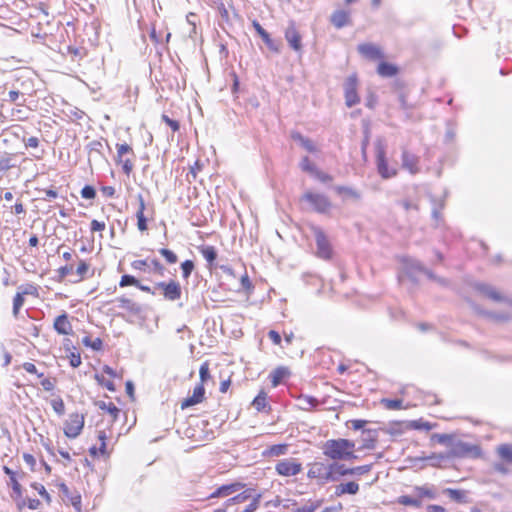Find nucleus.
I'll list each match as a JSON object with an SVG mask.
<instances>
[{"instance_id":"ddd939ff","label":"nucleus","mask_w":512,"mask_h":512,"mask_svg":"<svg viewBox=\"0 0 512 512\" xmlns=\"http://www.w3.org/2000/svg\"><path fill=\"white\" fill-rule=\"evenodd\" d=\"M477 291L494 302H509V299L501 294L495 287L486 283H477L475 285Z\"/></svg>"},{"instance_id":"cd10ccee","label":"nucleus","mask_w":512,"mask_h":512,"mask_svg":"<svg viewBox=\"0 0 512 512\" xmlns=\"http://www.w3.org/2000/svg\"><path fill=\"white\" fill-rule=\"evenodd\" d=\"M402 164H403V167L408 169L411 173L417 172V168H416L417 158L415 157V155H413L407 151H403Z\"/></svg>"},{"instance_id":"a211bd4d","label":"nucleus","mask_w":512,"mask_h":512,"mask_svg":"<svg viewBox=\"0 0 512 512\" xmlns=\"http://www.w3.org/2000/svg\"><path fill=\"white\" fill-rule=\"evenodd\" d=\"M53 327L60 335H71L73 333L72 325L65 312L55 318Z\"/></svg>"},{"instance_id":"b1692460","label":"nucleus","mask_w":512,"mask_h":512,"mask_svg":"<svg viewBox=\"0 0 512 512\" xmlns=\"http://www.w3.org/2000/svg\"><path fill=\"white\" fill-rule=\"evenodd\" d=\"M200 253L204 257V259L207 261L208 268L213 269L215 267V261L217 259V251L215 247L205 245L199 247Z\"/></svg>"},{"instance_id":"052dcab7","label":"nucleus","mask_w":512,"mask_h":512,"mask_svg":"<svg viewBox=\"0 0 512 512\" xmlns=\"http://www.w3.org/2000/svg\"><path fill=\"white\" fill-rule=\"evenodd\" d=\"M447 458H450L449 453H447V454H443V453H439V454H437V453H432V454H431L430 456H428L426 459H427V460H432V461H434V462L432 463V465H433V466H438V465H439V462H441V461H443V460H445V459H447Z\"/></svg>"},{"instance_id":"f704fd0d","label":"nucleus","mask_w":512,"mask_h":512,"mask_svg":"<svg viewBox=\"0 0 512 512\" xmlns=\"http://www.w3.org/2000/svg\"><path fill=\"white\" fill-rule=\"evenodd\" d=\"M325 465L323 463H315L309 469L307 476L311 479H321L324 476Z\"/></svg>"},{"instance_id":"09e8293b","label":"nucleus","mask_w":512,"mask_h":512,"mask_svg":"<svg viewBox=\"0 0 512 512\" xmlns=\"http://www.w3.org/2000/svg\"><path fill=\"white\" fill-rule=\"evenodd\" d=\"M98 406L100 409L106 410L114 418H116L119 413V409L113 403H106L104 401H101L99 402Z\"/></svg>"},{"instance_id":"c756f323","label":"nucleus","mask_w":512,"mask_h":512,"mask_svg":"<svg viewBox=\"0 0 512 512\" xmlns=\"http://www.w3.org/2000/svg\"><path fill=\"white\" fill-rule=\"evenodd\" d=\"M291 137L294 141H297L301 144V146L303 148H305L308 152H315L316 151V147L313 143L312 140L304 137L302 134H300L299 132H293L291 134Z\"/></svg>"},{"instance_id":"393cba45","label":"nucleus","mask_w":512,"mask_h":512,"mask_svg":"<svg viewBox=\"0 0 512 512\" xmlns=\"http://www.w3.org/2000/svg\"><path fill=\"white\" fill-rule=\"evenodd\" d=\"M3 472L9 476L10 482L9 485L12 488V494H15L17 498H21L22 496V486L16 479L15 473L8 466H3Z\"/></svg>"},{"instance_id":"a878e982","label":"nucleus","mask_w":512,"mask_h":512,"mask_svg":"<svg viewBox=\"0 0 512 512\" xmlns=\"http://www.w3.org/2000/svg\"><path fill=\"white\" fill-rule=\"evenodd\" d=\"M289 375H290V371L287 367H284V366L277 367L270 374L272 386L277 387L282 382V380L284 378L288 377Z\"/></svg>"},{"instance_id":"a19ab883","label":"nucleus","mask_w":512,"mask_h":512,"mask_svg":"<svg viewBox=\"0 0 512 512\" xmlns=\"http://www.w3.org/2000/svg\"><path fill=\"white\" fill-rule=\"evenodd\" d=\"M335 191L338 193V194H345L349 197H352V198H355V199H359L360 198V194L352 189L351 187H347V186H336L335 188Z\"/></svg>"},{"instance_id":"8fccbe9b","label":"nucleus","mask_w":512,"mask_h":512,"mask_svg":"<svg viewBox=\"0 0 512 512\" xmlns=\"http://www.w3.org/2000/svg\"><path fill=\"white\" fill-rule=\"evenodd\" d=\"M432 201L434 203V207L432 209V217L438 224L442 219L441 210L444 208V201L441 200L438 204H436L435 199H432Z\"/></svg>"},{"instance_id":"f257e3e1","label":"nucleus","mask_w":512,"mask_h":512,"mask_svg":"<svg viewBox=\"0 0 512 512\" xmlns=\"http://www.w3.org/2000/svg\"><path fill=\"white\" fill-rule=\"evenodd\" d=\"M354 442L348 439L327 440L322 449L323 454L333 460H348L356 458L354 454Z\"/></svg>"},{"instance_id":"5fc2aeb1","label":"nucleus","mask_w":512,"mask_h":512,"mask_svg":"<svg viewBox=\"0 0 512 512\" xmlns=\"http://www.w3.org/2000/svg\"><path fill=\"white\" fill-rule=\"evenodd\" d=\"M300 167L303 171L309 172L312 175L317 169L307 156L303 157V159L301 160Z\"/></svg>"},{"instance_id":"4468645a","label":"nucleus","mask_w":512,"mask_h":512,"mask_svg":"<svg viewBox=\"0 0 512 512\" xmlns=\"http://www.w3.org/2000/svg\"><path fill=\"white\" fill-rule=\"evenodd\" d=\"M116 149H117V162L122 164L123 172L126 175H130V173L133 170V163L131 162L130 159H123V156L128 153L133 154L132 148L128 144L123 143V144H116Z\"/></svg>"},{"instance_id":"49530a36","label":"nucleus","mask_w":512,"mask_h":512,"mask_svg":"<svg viewBox=\"0 0 512 512\" xmlns=\"http://www.w3.org/2000/svg\"><path fill=\"white\" fill-rule=\"evenodd\" d=\"M401 399H383L382 404L389 410H397L402 408Z\"/></svg>"},{"instance_id":"79ce46f5","label":"nucleus","mask_w":512,"mask_h":512,"mask_svg":"<svg viewBox=\"0 0 512 512\" xmlns=\"http://www.w3.org/2000/svg\"><path fill=\"white\" fill-rule=\"evenodd\" d=\"M266 393L261 391L253 400L252 405L258 410L261 411L266 407Z\"/></svg>"},{"instance_id":"2eb2a0df","label":"nucleus","mask_w":512,"mask_h":512,"mask_svg":"<svg viewBox=\"0 0 512 512\" xmlns=\"http://www.w3.org/2000/svg\"><path fill=\"white\" fill-rule=\"evenodd\" d=\"M358 52L369 60H377L384 57L381 49L372 43H362L357 47Z\"/></svg>"},{"instance_id":"58836bf2","label":"nucleus","mask_w":512,"mask_h":512,"mask_svg":"<svg viewBox=\"0 0 512 512\" xmlns=\"http://www.w3.org/2000/svg\"><path fill=\"white\" fill-rule=\"evenodd\" d=\"M331 469L334 471V475L338 476V479L340 476L350 475V468L345 467L344 464L334 462L331 464Z\"/></svg>"},{"instance_id":"bb28decb","label":"nucleus","mask_w":512,"mask_h":512,"mask_svg":"<svg viewBox=\"0 0 512 512\" xmlns=\"http://www.w3.org/2000/svg\"><path fill=\"white\" fill-rule=\"evenodd\" d=\"M363 448L373 449L375 447V442L378 437V432L375 429H363Z\"/></svg>"},{"instance_id":"69168bd1","label":"nucleus","mask_w":512,"mask_h":512,"mask_svg":"<svg viewBox=\"0 0 512 512\" xmlns=\"http://www.w3.org/2000/svg\"><path fill=\"white\" fill-rule=\"evenodd\" d=\"M132 268L133 269H136V270H140V271H148L149 269V263H148V259H145V260H135L132 262Z\"/></svg>"},{"instance_id":"de8ad7c7","label":"nucleus","mask_w":512,"mask_h":512,"mask_svg":"<svg viewBox=\"0 0 512 512\" xmlns=\"http://www.w3.org/2000/svg\"><path fill=\"white\" fill-rule=\"evenodd\" d=\"M87 149L89 151V156H91L93 153L101 155L103 144L99 140H93L87 145Z\"/></svg>"},{"instance_id":"423d86ee","label":"nucleus","mask_w":512,"mask_h":512,"mask_svg":"<svg viewBox=\"0 0 512 512\" xmlns=\"http://www.w3.org/2000/svg\"><path fill=\"white\" fill-rule=\"evenodd\" d=\"M302 200L308 202L313 210L318 213H326L331 208V202L324 194L306 192L302 196Z\"/></svg>"},{"instance_id":"a18cd8bd","label":"nucleus","mask_w":512,"mask_h":512,"mask_svg":"<svg viewBox=\"0 0 512 512\" xmlns=\"http://www.w3.org/2000/svg\"><path fill=\"white\" fill-rule=\"evenodd\" d=\"M194 269V262L192 260H185L181 263L182 277L188 279Z\"/></svg>"},{"instance_id":"20e7f679","label":"nucleus","mask_w":512,"mask_h":512,"mask_svg":"<svg viewBox=\"0 0 512 512\" xmlns=\"http://www.w3.org/2000/svg\"><path fill=\"white\" fill-rule=\"evenodd\" d=\"M450 457L456 458H465L472 457L478 458L481 455V449L478 445L457 441L452 444V447L449 451Z\"/></svg>"},{"instance_id":"f03ea898","label":"nucleus","mask_w":512,"mask_h":512,"mask_svg":"<svg viewBox=\"0 0 512 512\" xmlns=\"http://www.w3.org/2000/svg\"><path fill=\"white\" fill-rule=\"evenodd\" d=\"M403 265L407 275L414 280L415 272L424 273L429 279L438 282L440 285H447L448 281L444 278L437 277L431 270L426 269L421 262L412 258H404Z\"/></svg>"},{"instance_id":"c03bdc74","label":"nucleus","mask_w":512,"mask_h":512,"mask_svg":"<svg viewBox=\"0 0 512 512\" xmlns=\"http://www.w3.org/2000/svg\"><path fill=\"white\" fill-rule=\"evenodd\" d=\"M158 252L161 254V256L165 258V260L169 264H174L178 260L177 255L172 250H169L167 248H161L158 250Z\"/></svg>"},{"instance_id":"72a5a7b5","label":"nucleus","mask_w":512,"mask_h":512,"mask_svg":"<svg viewBox=\"0 0 512 512\" xmlns=\"http://www.w3.org/2000/svg\"><path fill=\"white\" fill-rule=\"evenodd\" d=\"M321 504V500H308L302 507L296 508L292 512H315Z\"/></svg>"},{"instance_id":"13d9d810","label":"nucleus","mask_w":512,"mask_h":512,"mask_svg":"<svg viewBox=\"0 0 512 512\" xmlns=\"http://www.w3.org/2000/svg\"><path fill=\"white\" fill-rule=\"evenodd\" d=\"M252 489H246L243 492L237 494L236 496L231 498V501H237L239 503H243L252 497L251 494Z\"/></svg>"},{"instance_id":"7ed1b4c3","label":"nucleus","mask_w":512,"mask_h":512,"mask_svg":"<svg viewBox=\"0 0 512 512\" xmlns=\"http://www.w3.org/2000/svg\"><path fill=\"white\" fill-rule=\"evenodd\" d=\"M311 230H312L313 236L315 238V242H316L317 257L324 259V260L331 259L332 247H331V244H330L325 232L322 230V228H320L318 226H312Z\"/></svg>"},{"instance_id":"7c9ffc66","label":"nucleus","mask_w":512,"mask_h":512,"mask_svg":"<svg viewBox=\"0 0 512 512\" xmlns=\"http://www.w3.org/2000/svg\"><path fill=\"white\" fill-rule=\"evenodd\" d=\"M298 401H299V407L302 410H306V411L311 410L312 408L316 407L319 404V401L315 397L308 396V395H301L298 398Z\"/></svg>"},{"instance_id":"4be33fe9","label":"nucleus","mask_w":512,"mask_h":512,"mask_svg":"<svg viewBox=\"0 0 512 512\" xmlns=\"http://www.w3.org/2000/svg\"><path fill=\"white\" fill-rule=\"evenodd\" d=\"M330 21L337 29H341L350 24V13L345 10H336L332 13Z\"/></svg>"},{"instance_id":"1a4fd4ad","label":"nucleus","mask_w":512,"mask_h":512,"mask_svg":"<svg viewBox=\"0 0 512 512\" xmlns=\"http://www.w3.org/2000/svg\"><path fill=\"white\" fill-rule=\"evenodd\" d=\"M284 35L290 48L293 49L295 52L301 53L302 37L298 32L294 21H289L288 26L285 29Z\"/></svg>"},{"instance_id":"338daca9","label":"nucleus","mask_w":512,"mask_h":512,"mask_svg":"<svg viewBox=\"0 0 512 512\" xmlns=\"http://www.w3.org/2000/svg\"><path fill=\"white\" fill-rule=\"evenodd\" d=\"M73 265H65L57 270L59 280H63L66 276L73 272Z\"/></svg>"},{"instance_id":"f8f14e48","label":"nucleus","mask_w":512,"mask_h":512,"mask_svg":"<svg viewBox=\"0 0 512 512\" xmlns=\"http://www.w3.org/2000/svg\"><path fill=\"white\" fill-rule=\"evenodd\" d=\"M477 291L494 302H509V299L501 294L495 287L486 283H477L475 285Z\"/></svg>"},{"instance_id":"dca6fc26","label":"nucleus","mask_w":512,"mask_h":512,"mask_svg":"<svg viewBox=\"0 0 512 512\" xmlns=\"http://www.w3.org/2000/svg\"><path fill=\"white\" fill-rule=\"evenodd\" d=\"M245 487V484L242 482H234L231 484H225L220 487H218L208 498H220V497H227L233 493H236L243 489Z\"/></svg>"},{"instance_id":"774afa93","label":"nucleus","mask_w":512,"mask_h":512,"mask_svg":"<svg viewBox=\"0 0 512 512\" xmlns=\"http://www.w3.org/2000/svg\"><path fill=\"white\" fill-rule=\"evenodd\" d=\"M261 494L256 495L252 502L242 512H255L259 506Z\"/></svg>"},{"instance_id":"3c124183","label":"nucleus","mask_w":512,"mask_h":512,"mask_svg":"<svg viewBox=\"0 0 512 512\" xmlns=\"http://www.w3.org/2000/svg\"><path fill=\"white\" fill-rule=\"evenodd\" d=\"M409 426L413 429L417 430H426L429 431L432 429V425L429 422H425L421 419L419 420H413L410 422Z\"/></svg>"},{"instance_id":"0eeeda50","label":"nucleus","mask_w":512,"mask_h":512,"mask_svg":"<svg viewBox=\"0 0 512 512\" xmlns=\"http://www.w3.org/2000/svg\"><path fill=\"white\" fill-rule=\"evenodd\" d=\"M84 427V415L72 413L64 425V434L71 439L78 437Z\"/></svg>"},{"instance_id":"4c0bfd02","label":"nucleus","mask_w":512,"mask_h":512,"mask_svg":"<svg viewBox=\"0 0 512 512\" xmlns=\"http://www.w3.org/2000/svg\"><path fill=\"white\" fill-rule=\"evenodd\" d=\"M398 503L405 506H413L419 508L421 506V500L417 498H413L408 495H402L398 498Z\"/></svg>"},{"instance_id":"9b49d317","label":"nucleus","mask_w":512,"mask_h":512,"mask_svg":"<svg viewBox=\"0 0 512 512\" xmlns=\"http://www.w3.org/2000/svg\"><path fill=\"white\" fill-rule=\"evenodd\" d=\"M356 88L357 78L355 75H351L347 78L344 84L345 102L348 107H353L359 102Z\"/></svg>"},{"instance_id":"e433bc0d","label":"nucleus","mask_w":512,"mask_h":512,"mask_svg":"<svg viewBox=\"0 0 512 512\" xmlns=\"http://www.w3.org/2000/svg\"><path fill=\"white\" fill-rule=\"evenodd\" d=\"M8 100L10 102L16 103L18 106H23L26 102L25 97L22 98V94H20L19 89H15L14 86L8 92Z\"/></svg>"},{"instance_id":"f3484780","label":"nucleus","mask_w":512,"mask_h":512,"mask_svg":"<svg viewBox=\"0 0 512 512\" xmlns=\"http://www.w3.org/2000/svg\"><path fill=\"white\" fill-rule=\"evenodd\" d=\"M204 397L205 388L203 384L200 383L194 388L193 394L181 402V409H186L188 407L201 403L204 400Z\"/></svg>"},{"instance_id":"c9c22d12","label":"nucleus","mask_w":512,"mask_h":512,"mask_svg":"<svg viewBox=\"0 0 512 512\" xmlns=\"http://www.w3.org/2000/svg\"><path fill=\"white\" fill-rule=\"evenodd\" d=\"M288 451V445L287 444H276L272 445L268 448L266 454L269 456H281L285 455Z\"/></svg>"},{"instance_id":"473e14b6","label":"nucleus","mask_w":512,"mask_h":512,"mask_svg":"<svg viewBox=\"0 0 512 512\" xmlns=\"http://www.w3.org/2000/svg\"><path fill=\"white\" fill-rule=\"evenodd\" d=\"M498 455L509 464H512V445L502 444L497 448Z\"/></svg>"},{"instance_id":"39448f33","label":"nucleus","mask_w":512,"mask_h":512,"mask_svg":"<svg viewBox=\"0 0 512 512\" xmlns=\"http://www.w3.org/2000/svg\"><path fill=\"white\" fill-rule=\"evenodd\" d=\"M156 289H158V295H163L168 301H176L181 298L182 289L178 281L158 282Z\"/></svg>"},{"instance_id":"aec40b11","label":"nucleus","mask_w":512,"mask_h":512,"mask_svg":"<svg viewBox=\"0 0 512 512\" xmlns=\"http://www.w3.org/2000/svg\"><path fill=\"white\" fill-rule=\"evenodd\" d=\"M252 25L258 35L262 38L266 46L273 52L278 53L280 51L279 45L271 39L269 33L260 25V23L256 20L252 22Z\"/></svg>"},{"instance_id":"4d7b16f0","label":"nucleus","mask_w":512,"mask_h":512,"mask_svg":"<svg viewBox=\"0 0 512 512\" xmlns=\"http://www.w3.org/2000/svg\"><path fill=\"white\" fill-rule=\"evenodd\" d=\"M94 378L98 382L99 385L104 386L109 391H115V385L112 381L106 380L103 376H101L99 374H95Z\"/></svg>"},{"instance_id":"6ab92c4d","label":"nucleus","mask_w":512,"mask_h":512,"mask_svg":"<svg viewBox=\"0 0 512 512\" xmlns=\"http://www.w3.org/2000/svg\"><path fill=\"white\" fill-rule=\"evenodd\" d=\"M14 88L19 89L22 98L25 96H32L35 92L32 79L28 77H19L14 82Z\"/></svg>"},{"instance_id":"bf43d9fd","label":"nucleus","mask_w":512,"mask_h":512,"mask_svg":"<svg viewBox=\"0 0 512 512\" xmlns=\"http://www.w3.org/2000/svg\"><path fill=\"white\" fill-rule=\"evenodd\" d=\"M81 196L85 199H94L96 196V190L93 186L85 185L81 190Z\"/></svg>"},{"instance_id":"37998d69","label":"nucleus","mask_w":512,"mask_h":512,"mask_svg":"<svg viewBox=\"0 0 512 512\" xmlns=\"http://www.w3.org/2000/svg\"><path fill=\"white\" fill-rule=\"evenodd\" d=\"M24 294H25V292H23V293H16V295L14 296V299H13V315L15 317L18 316L19 310H20V308L24 304Z\"/></svg>"},{"instance_id":"6e6d98bb","label":"nucleus","mask_w":512,"mask_h":512,"mask_svg":"<svg viewBox=\"0 0 512 512\" xmlns=\"http://www.w3.org/2000/svg\"><path fill=\"white\" fill-rule=\"evenodd\" d=\"M51 405L53 410L59 415H63L65 413V405L61 398L53 399L51 401Z\"/></svg>"},{"instance_id":"2f4dec72","label":"nucleus","mask_w":512,"mask_h":512,"mask_svg":"<svg viewBox=\"0 0 512 512\" xmlns=\"http://www.w3.org/2000/svg\"><path fill=\"white\" fill-rule=\"evenodd\" d=\"M414 491L417 493L418 497L419 498H423V497H426V498H429V499H436L437 497V494L435 492V490L430 487V486H416L414 488Z\"/></svg>"},{"instance_id":"864d4df0","label":"nucleus","mask_w":512,"mask_h":512,"mask_svg":"<svg viewBox=\"0 0 512 512\" xmlns=\"http://www.w3.org/2000/svg\"><path fill=\"white\" fill-rule=\"evenodd\" d=\"M136 286L139 285V281L132 275L125 274L121 277V280L119 282L120 287H126V286Z\"/></svg>"},{"instance_id":"6e6552de","label":"nucleus","mask_w":512,"mask_h":512,"mask_svg":"<svg viewBox=\"0 0 512 512\" xmlns=\"http://www.w3.org/2000/svg\"><path fill=\"white\" fill-rule=\"evenodd\" d=\"M275 470L281 476H296L302 471V464L295 458H285L277 462Z\"/></svg>"},{"instance_id":"0e129e2a","label":"nucleus","mask_w":512,"mask_h":512,"mask_svg":"<svg viewBox=\"0 0 512 512\" xmlns=\"http://www.w3.org/2000/svg\"><path fill=\"white\" fill-rule=\"evenodd\" d=\"M89 270V265L84 261L80 260L79 265L76 269V273L79 276V280H82Z\"/></svg>"},{"instance_id":"c85d7f7f","label":"nucleus","mask_w":512,"mask_h":512,"mask_svg":"<svg viewBox=\"0 0 512 512\" xmlns=\"http://www.w3.org/2000/svg\"><path fill=\"white\" fill-rule=\"evenodd\" d=\"M377 72L382 77H393L398 73V68L393 64L381 62L378 65Z\"/></svg>"},{"instance_id":"603ef678","label":"nucleus","mask_w":512,"mask_h":512,"mask_svg":"<svg viewBox=\"0 0 512 512\" xmlns=\"http://www.w3.org/2000/svg\"><path fill=\"white\" fill-rule=\"evenodd\" d=\"M148 271H152L154 273H157V274L163 276L164 272H165V267L159 262V260L153 259L149 263Z\"/></svg>"},{"instance_id":"680f3d73","label":"nucleus","mask_w":512,"mask_h":512,"mask_svg":"<svg viewBox=\"0 0 512 512\" xmlns=\"http://www.w3.org/2000/svg\"><path fill=\"white\" fill-rule=\"evenodd\" d=\"M199 376H200V380H201V383L203 384L204 382H206L208 379H210V371H209V366H208V363L205 362L203 363L201 366H200V369H199Z\"/></svg>"},{"instance_id":"412c9836","label":"nucleus","mask_w":512,"mask_h":512,"mask_svg":"<svg viewBox=\"0 0 512 512\" xmlns=\"http://www.w3.org/2000/svg\"><path fill=\"white\" fill-rule=\"evenodd\" d=\"M443 494L448 496L452 501L460 504L470 503L468 497L469 492L461 489L445 488Z\"/></svg>"},{"instance_id":"ea45409f","label":"nucleus","mask_w":512,"mask_h":512,"mask_svg":"<svg viewBox=\"0 0 512 512\" xmlns=\"http://www.w3.org/2000/svg\"><path fill=\"white\" fill-rule=\"evenodd\" d=\"M83 344L87 347H91L95 351H99L102 349L103 342L100 338H95L94 340H91L90 337L86 336L82 340Z\"/></svg>"},{"instance_id":"e2e57ef3","label":"nucleus","mask_w":512,"mask_h":512,"mask_svg":"<svg viewBox=\"0 0 512 512\" xmlns=\"http://www.w3.org/2000/svg\"><path fill=\"white\" fill-rule=\"evenodd\" d=\"M372 468V465H362L350 468V475H363L368 473Z\"/></svg>"},{"instance_id":"5701e85b","label":"nucleus","mask_w":512,"mask_h":512,"mask_svg":"<svg viewBox=\"0 0 512 512\" xmlns=\"http://www.w3.org/2000/svg\"><path fill=\"white\" fill-rule=\"evenodd\" d=\"M119 303V307L127 310L133 315H139L142 312V307L140 304L132 301L131 299L125 297H119L116 299Z\"/></svg>"},{"instance_id":"9d476101","label":"nucleus","mask_w":512,"mask_h":512,"mask_svg":"<svg viewBox=\"0 0 512 512\" xmlns=\"http://www.w3.org/2000/svg\"><path fill=\"white\" fill-rule=\"evenodd\" d=\"M376 158L378 173L384 179H388L396 174L395 170H390L388 168V163L385 157V150L380 141H378L376 146Z\"/></svg>"}]
</instances>
